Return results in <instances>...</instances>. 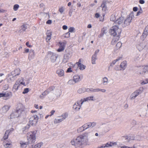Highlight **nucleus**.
<instances>
[{
  "label": "nucleus",
  "instance_id": "nucleus-1",
  "mask_svg": "<svg viewBox=\"0 0 148 148\" xmlns=\"http://www.w3.org/2000/svg\"><path fill=\"white\" fill-rule=\"evenodd\" d=\"M92 131L89 129L83 134L76 138H74L71 141V144L75 148H82L83 146L88 142V137L92 135Z\"/></svg>",
  "mask_w": 148,
  "mask_h": 148
},
{
  "label": "nucleus",
  "instance_id": "nucleus-2",
  "mask_svg": "<svg viewBox=\"0 0 148 148\" xmlns=\"http://www.w3.org/2000/svg\"><path fill=\"white\" fill-rule=\"evenodd\" d=\"M25 106L21 103L18 105L16 110L13 111L10 115L11 119H14L22 116L24 114Z\"/></svg>",
  "mask_w": 148,
  "mask_h": 148
},
{
  "label": "nucleus",
  "instance_id": "nucleus-3",
  "mask_svg": "<svg viewBox=\"0 0 148 148\" xmlns=\"http://www.w3.org/2000/svg\"><path fill=\"white\" fill-rule=\"evenodd\" d=\"M121 30L117 26L112 27L110 30V34L113 36H119L121 32Z\"/></svg>",
  "mask_w": 148,
  "mask_h": 148
},
{
  "label": "nucleus",
  "instance_id": "nucleus-4",
  "mask_svg": "<svg viewBox=\"0 0 148 148\" xmlns=\"http://www.w3.org/2000/svg\"><path fill=\"white\" fill-rule=\"evenodd\" d=\"M22 85L25 86V83L24 82L23 78L19 79L16 81L13 86L12 90L14 92H16Z\"/></svg>",
  "mask_w": 148,
  "mask_h": 148
},
{
  "label": "nucleus",
  "instance_id": "nucleus-5",
  "mask_svg": "<svg viewBox=\"0 0 148 148\" xmlns=\"http://www.w3.org/2000/svg\"><path fill=\"white\" fill-rule=\"evenodd\" d=\"M27 137L28 143L30 144L36 141V133L34 132H29L27 134Z\"/></svg>",
  "mask_w": 148,
  "mask_h": 148
},
{
  "label": "nucleus",
  "instance_id": "nucleus-6",
  "mask_svg": "<svg viewBox=\"0 0 148 148\" xmlns=\"http://www.w3.org/2000/svg\"><path fill=\"white\" fill-rule=\"evenodd\" d=\"M12 96V93L11 92H2L0 93V98L3 97L4 99H7Z\"/></svg>",
  "mask_w": 148,
  "mask_h": 148
},
{
  "label": "nucleus",
  "instance_id": "nucleus-7",
  "mask_svg": "<svg viewBox=\"0 0 148 148\" xmlns=\"http://www.w3.org/2000/svg\"><path fill=\"white\" fill-rule=\"evenodd\" d=\"M38 119V117L37 115H34L31 116L29 119V124L30 125H33L36 124Z\"/></svg>",
  "mask_w": 148,
  "mask_h": 148
},
{
  "label": "nucleus",
  "instance_id": "nucleus-8",
  "mask_svg": "<svg viewBox=\"0 0 148 148\" xmlns=\"http://www.w3.org/2000/svg\"><path fill=\"white\" fill-rule=\"evenodd\" d=\"M142 92V90L139 88L132 93L130 96V99L132 100L135 99L136 97L140 94Z\"/></svg>",
  "mask_w": 148,
  "mask_h": 148
},
{
  "label": "nucleus",
  "instance_id": "nucleus-9",
  "mask_svg": "<svg viewBox=\"0 0 148 148\" xmlns=\"http://www.w3.org/2000/svg\"><path fill=\"white\" fill-rule=\"evenodd\" d=\"M83 102L84 101L82 99L80 101H77L73 105V109L76 111L79 110Z\"/></svg>",
  "mask_w": 148,
  "mask_h": 148
},
{
  "label": "nucleus",
  "instance_id": "nucleus-10",
  "mask_svg": "<svg viewBox=\"0 0 148 148\" xmlns=\"http://www.w3.org/2000/svg\"><path fill=\"white\" fill-rule=\"evenodd\" d=\"M137 48L140 51L143 50L146 51L148 49V46L142 43L138 44L137 45Z\"/></svg>",
  "mask_w": 148,
  "mask_h": 148
},
{
  "label": "nucleus",
  "instance_id": "nucleus-11",
  "mask_svg": "<svg viewBox=\"0 0 148 148\" xmlns=\"http://www.w3.org/2000/svg\"><path fill=\"white\" fill-rule=\"evenodd\" d=\"M132 19V17L131 16H128L124 21L123 23L122 24V26L123 27H125L129 25L131 22V21Z\"/></svg>",
  "mask_w": 148,
  "mask_h": 148
},
{
  "label": "nucleus",
  "instance_id": "nucleus-12",
  "mask_svg": "<svg viewBox=\"0 0 148 148\" xmlns=\"http://www.w3.org/2000/svg\"><path fill=\"white\" fill-rule=\"evenodd\" d=\"M148 35V25L147 26L144 28L142 35L141 36V39L143 40H144Z\"/></svg>",
  "mask_w": 148,
  "mask_h": 148
},
{
  "label": "nucleus",
  "instance_id": "nucleus-13",
  "mask_svg": "<svg viewBox=\"0 0 148 148\" xmlns=\"http://www.w3.org/2000/svg\"><path fill=\"white\" fill-rule=\"evenodd\" d=\"M15 79V77L11 73H10L7 75L6 80L8 83H12L13 82Z\"/></svg>",
  "mask_w": 148,
  "mask_h": 148
},
{
  "label": "nucleus",
  "instance_id": "nucleus-14",
  "mask_svg": "<svg viewBox=\"0 0 148 148\" xmlns=\"http://www.w3.org/2000/svg\"><path fill=\"white\" fill-rule=\"evenodd\" d=\"M48 56L51 57V62H54L56 61L57 56L56 54L51 52H49Z\"/></svg>",
  "mask_w": 148,
  "mask_h": 148
},
{
  "label": "nucleus",
  "instance_id": "nucleus-15",
  "mask_svg": "<svg viewBox=\"0 0 148 148\" xmlns=\"http://www.w3.org/2000/svg\"><path fill=\"white\" fill-rule=\"evenodd\" d=\"M117 145L116 142H108L106 144H103L100 147L101 148H105V147H110L116 145Z\"/></svg>",
  "mask_w": 148,
  "mask_h": 148
},
{
  "label": "nucleus",
  "instance_id": "nucleus-16",
  "mask_svg": "<svg viewBox=\"0 0 148 148\" xmlns=\"http://www.w3.org/2000/svg\"><path fill=\"white\" fill-rule=\"evenodd\" d=\"M4 147L6 148L10 147L12 146L11 142L10 140L3 141Z\"/></svg>",
  "mask_w": 148,
  "mask_h": 148
},
{
  "label": "nucleus",
  "instance_id": "nucleus-17",
  "mask_svg": "<svg viewBox=\"0 0 148 148\" xmlns=\"http://www.w3.org/2000/svg\"><path fill=\"white\" fill-rule=\"evenodd\" d=\"M83 76L82 75H75L73 77V80L76 83L80 82Z\"/></svg>",
  "mask_w": 148,
  "mask_h": 148
},
{
  "label": "nucleus",
  "instance_id": "nucleus-18",
  "mask_svg": "<svg viewBox=\"0 0 148 148\" xmlns=\"http://www.w3.org/2000/svg\"><path fill=\"white\" fill-rule=\"evenodd\" d=\"M71 57V55L70 52H67L64 55L63 61L64 62H66Z\"/></svg>",
  "mask_w": 148,
  "mask_h": 148
},
{
  "label": "nucleus",
  "instance_id": "nucleus-19",
  "mask_svg": "<svg viewBox=\"0 0 148 148\" xmlns=\"http://www.w3.org/2000/svg\"><path fill=\"white\" fill-rule=\"evenodd\" d=\"M20 72V69L19 68H17L12 71L10 73L15 77L16 76L19 75Z\"/></svg>",
  "mask_w": 148,
  "mask_h": 148
},
{
  "label": "nucleus",
  "instance_id": "nucleus-20",
  "mask_svg": "<svg viewBox=\"0 0 148 148\" xmlns=\"http://www.w3.org/2000/svg\"><path fill=\"white\" fill-rule=\"evenodd\" d=\"M56 73L60 77L64 76V73L63 70L62 69H59L56 71Z\"/></svg>",
  "mask_w": 148,
  "mask_h": 148
},
{
  "label": "nucleus",
  "instance_id": "nucleus-21",
  "mask_svg": "<svg viewBox=\"0 0 148 148\" xmlns=\"http://www.w3.org/2000/svg\"><path fill=\"white\" fill-rule=\"evenodd\" d=\"M46 40L47 41H49L51 39L52 35L51 32L50 30H48L46 33Z\"/></svg>",
  "mask_w": 148,
  "mask_h": 148
},
{
  "label": "nucleus",
  "instance_id": "nucleus-22",
  "mask_svg": "<svg viewBox=\"0 0 148 148\" xmlns=\"http://www.w3.org/2000/svg\"><path fill=\"white\" fill-rule=\"evenodd\" d=\"M27 26L26 25H23L20 27L18 32L20 34L23 33L25 31V30L27 28Z\"/></svg>",
  "mask_w": 148,
  "mask_h": 148
},
{
  "label": "nucleus",
  "instance_id": "nucleus-23",
  "mask_svg": "<svg viewBox=\"0 0 148 148\" xmlns=\"http://www.w3.org/2000/svg\"><path fill=\"white\" fill-rule=\"evenodd\" d=\"M123 21L124 18L123 17H121L119 18L118 17L115 21V23L119 25L121 24L122 25V24L123 23Z\"/></svg>",
  "mask_w": 148,
  "mask_h": 148
},
{
  "label": "nucleus",
  "instance_id": "nucleus-24",
  "mask_svg": "<svg viewBox=\"0 0 148 148\" xmlns=\"http://www.w3.org/2000/svg\"><path fill=\"white\" fill-rule=\"evenodd\" d=\"M9 107L8 105L4 106L1 109V111L3 113H6L8 110Z\"/></svg>",
  "mask_w": 148,
  "mask_h": 148
},
{
  "label": "nucleus",
  "instance_id": "nucleus-25",
  "mask_svg": "<svg viewBox=\"0 0 148 148\" xmlns=\"http://www.w3.org/2000/svg\"><path fill=\"white\" fill-rule=\"evenodd\" d=\"M127 64V63L125 61H123L120 64V66L121 70H124L126 68Z\"/></svg>",
  "mask_w": 148,
  "mask_h": 148
},
{
  "label": "nucleus",
  "instance_id": "nucleus-26",
  "mask_svg": "<svg viewBox=\"0 0 148 148\" xmlns=\"http://www.w3.org/2000/svg\"><path fill=\"white\" fill-rule=\"evenodd\" d=\"M102 82L104 85H106L109 83L108 79L107 77H105L102 78Z\"/></svg>",
  "mask_w": 148,
  "mask_h": 148
},
{
  "label": "nucleus",
  "instance_id": "nucleus-27",
  "mask_svg": "<svg viewBox=\"0 0 148 148\" xmlns=\"http://www.w3.org/2000/svg\"><path fill=\"white\" fill-rule=\"evenodd\" d=\"M35 56V54L34 50L31 49L30 51L29 54V58L30 60L34 59Z\"/></svg>",
  "mask_w": 148,
  "mask_h": 148
},
{
  "label": "nucleus",
  "instance_id": "nucleus-28",
  "mask_svg": "<svg viewBox=\"0 0 148 148\" xmlns=\"http://www.w3.org/2000/svg\"><path fill=\"white\" fill-rule=\"evenodd\" d=\"M29 143H28V141L27 142H26L21 141L20 142L21 147L23 148H25Z\"/></svg>",
  "mask_w": 148,
  "mask_h": 148
},
{
  "label": "nucleus",
  "instance_id": "nucleus-29",
  "mask_svg": "<svg viewBox=\"0 0 148 148\" xmlns=\"http://www.w3.org/2000/svg\"><path fill=\"white\" fill-rule=\"evenodd\" d=\"M76 64H77L78 67L80 70H83L85 69L86 66L82 64L81 63L78 62H77Z\"/></svg>",
  "mask_w": 148,
  "mask_h": 148
},
{
  "label": "nucleus",
  "instance_id": "nucleus-30",
  "mask_svg": "<svg viewBox=\"0 0 148 148\" xmlns=\"http://www.w3.org/2000/svg\"><path fill=\"white\" fill-rule=\"evenodd\" d=\"M9 134L6 131L3 136V138L2 139V141H3L6 140L7 139H8Z\"/></svg>",
  "mask_w": 148,
  "mask_h": 148
},
{
  "label": "nucleus",
  "instance_id": "nucleus-31",
  "mask_svg": "<svg viewBox=\"0 0 148 148\" xmlns=\"http://www.w3.org/2000/svg\"><path fill=\"white\" fill-rule=\"evenodd\" d=\"M101 7L102 8V10L106 12H108V10L107 9L106 6L104 3H102L101 5Z\"/></svg>",
  "mask_w": 148,
  "mask_h": 148
},
{
  "label": "nucleus",
  "instance_id": "nucleus-32",
  "mask_svg": "<svg viewBox=\"0 0 148 148\" xmlns=\"http://www.w3.org/2000/svg\"><path fill=\"white\" fill-rule=\"evenodd\" d=\"M117 15L116 14H113L111 15L110 18V20L111 21H116V19L118 17Z\"/></svg>",
  "mask_w": 148,
  "mask_h": 148
},
{
  "label": "nucleus",
  "instance_id": "nucleus-33",
  "mask_svg": "<svg viewBox=\"0 0 148 148\" xmlns=\"http://www.w3.org/2000/svg\"><path fill=\"white\" fill-rule=\"evenodd\" d=\"M30 125L28 123L25 127L23 128V133H25V132H26L28 130L30 127Z\"/></svg>",
  "mask_w": 148,
  "mask_h": 148
},
{
  "label": "nucleus",
  "instance_id": "nucleus-34",
  "mask_svg": "<svg viewBox=\"0 0 148 148\" xmlns=\"http://www.w3.org/2000/svg\"><path fill=\"white\" fill-rule=\"evenodd\" d=\"M97 59V56L93 55L92 57V64H95V61Z\"/></svg>",
  "mask_w": 148,
  "mask_h": 148
},
{
  "label": "nucleus",
  "instance_id": "nucleus-35",
  "mask_svg": "<svg viewBox=\"0 0 148 148\" xmlns=\"http://www.w3.org/2000/svg\"><path fill=\"white\" fill-rule=\"evenodd\" d=\"M126 139H127V141H130L131 140H134V137L133 136H129L126 137Z\"/></svg>",
  "mask_w": 148,
  "mask_h": 148
},
{
  "label": "nucleus",
  "instance_id": "nucleus-36",
  "mask_svg": "<svg viewBox=\"0 0 148 148\" xmlns=\"http://www.w3.org/2000/svg\"><path fill=\"white\" fill-rule=\"evenodd\" d=\"M43 143L42 142H40L36 145L34 146L33 148H40L43 145Z\"/></svg>",
  "mask_w": 148,
  "mask_h": 148
},
{
  "label": "nucleus",
  "instance_id": "nucleus-37",
  "mask_svg": "<svg viewBox=\"0 0 148 148\" xmlns=\"http://www.w3.org/2000/svg\"><path fill=\"white\" fill-rule=\"evenodd\" d=\"M68 114L67 113H65L63 114L61 116V117L62 118H61L62 120L63 121L68 116Z\"/></svg>",
  "mask_w": 148,
  "mask_h": 148
},
{
  "label": "nucleus",
  "instance_id": "nucleus-38",
  "mask_svg": "<svg viewBox=\"0 0 148 148\" xmlns=\"http://www.w3.org/2000/svg\"><path fill=\"white\" fill-rule=\"evenodd\" d=\"M97 90V88L96 89H93L92 88H87V89H86V91L87 92H97L96 91V90Z\"/></svg>",
  "mask_w": 148,
  "mask_h": 148
},
{
  "label": "nucleus",
  "instance_id": "nucleus-39",
  "mask_svg": "<svg viewBox=\"0 0 148 148\" xmlns=\"http://www.w3.org/2000/svg\"><path fill=\"white\" fill-rule=\"evenodd\" d=\"M90 128H92L95 127L96 125V123L94 122L88 123Z\"/></svg>",
  "mask_w": 148,
  "mask_h": 148
},
{
  "label": "nucleus",
  "instance_id": "nucleus-40",
  "mask_svg": "<svg viewBox=\"0 0 148 148\" xmlns=\"http://www.w3.org/2000/svg\"><path fill=\"white\" fill-rule=\"evenodd\" d=\"M66 43V42H60V47L61 48H64V49L65 47V45Z\"/></svg>",
  "mask_w": 148,
  "mask_h": 148
},
{
  "label": "nucleus",
  "instance_id": "nucleus-41",
  "mask_svg": "<svg viewBox=\"0 0 148 148\" xmlns=\"http://www.w3.org/2000/svg\"><path fill=\"white\" fill-rule=\"evenodd\" d=\"M83 101H84V102L87 101H91V96L86 98H84L82 99Z\"/></svg>",
  "mask_w": 148,
  "mask_h": 148
},
{
  "label": "nucleus",
  "instance_id": "nucleus-42",
  "mask_svg": "<svg viewBox=\"0 0 148 148\" xmlns=\"http://www.w3.org/2000/svg\"><path fill=\"white\" fill-rule=\"evenodd\" d=\"M75 83H76L73 80V79H70L68 82V84L70 85L74 84Z\"/></svg>",
  "mask_w": 148,
  "mask_h": 148
},
{
  "label": "nucleus",
  "instance_id": "nucleus-43",
  "mask_svg": "<svg viewBox=\"0 0 148 148\" xmlns=\"http://www.w3.org/2000/svg\"><path fill=\"white\" fill-rule=\"evenodd\" d=\"M86 91V89L85 88H82L79 89L77 91L79 93H83Z\"/></svg>",
  "mask_w": 148,
  "mask_h": 148
},
{
  "label": "nucleus",
  "instance_id": "nucleus-44",
  "mask_svg": "<svg viewBox=\"0 0 148 148\" xmlns=\"http://www.w3.org/2000/svg\"><path fill=\"white\" fill-rule=\"evenodd\" d=\"M82 126L85 130L90 128L88 123L85 124Z\"/></svg>",
  "mask_w": 148,
  "mask_h": 148
},
{
  "label": "nucleus",
  "instance_id": "nucleus-45",
  "mask_svg": "<svg viewBox=\"0 0 148 148\" xmlns=\"http://www.w3.org/2000/svg\"><path fill=\"white\" fill-rule=\"evenodd\" d=\"M96 91L97 92L101 91L102 92H106V90L104 88L100 89L99 88H97V90H96Z\"/></svg>",
  "mask_w": 148,
  "mask_h": 148
},
{
  "label": "nucleus",
  "instance_id": "nucleus-46",
  "mask_svg": "<svg viewBox=\"0 0 148 148\" xmlns=\"http://www.w3.org/2000/svg\"><path fill=\"white\" fill-rule=\"evenodd\" d=\"M63 121L61 119H55L54 121V123L55 124H57L58 123L61 122Z\"/></svg>",
  "mask_w": 148,
  "mask_h": 148
},
{
  "label": "nucleus",
  "instance_id": "nucleus-47",
  "mask_svg": "<svg viewBox=\"0 0 148 148\" xmlns=\"http://www.w3.org/2000/svg\"><path fill=\"white\" fill-rule=\"evenodd\" d=\"M122 46V43L120 42H118L116 45V48L118 49L120 48Z\"/></svg>",
  "mask_w": 148,
  "mask_h": 148
},
{
  "label": "nucleus",
  "instance_id": "nucleus-48",
  "mask_svg": "<svg viewBox=\"0 0 148 148\" xmlns=\"http://www.w3.org/2000/svg\"><path fill=\"white\" fill-rule=\"evenodd\" d=\"M85 130L83 126H82L79 127L77 130V131L78 132H81Z\"/></svg>",
  "mask_w": 148,
  "mask_h": 148
},
{
  "label": "nucleus",
  "instance_id": "nucleus-49",
  "mask_svg": "<svg viewBox=\"0 0 148 148\" xmlns=\"http://www.w3.org/2000/svg\"><path fill=\"white\" fill-rule=\"evenodd\" d=\"M55 94L56 95L58 96H60L61 94V92L60 90H56L55 92Z\"/></svg>",
  "mask_w": 148,
  "mask_h": 148
},
{
  "label": "nucleus",
  "instance_id": "nucleus-50",
  "mask_svg": "<svg viewBox=\"0 0 148 148\" xmlns=\"http://www.w3.org/2000/svg\"><path fill=\"white\" fill-rule=\"evenodd\" d=\"M134 58L135 60H138L140 59V55L138 54H136Z\"/></svg>",
  "mask_w": 148,
  "mask_h": 148
},
{
  "label": "nucleus",
  "instance_id": "nucleus-51",
  "mask_svg": "<svg viewBox=\"0 0 148 148\" xmlns=\"http://www.w3.org/2000/svg\"><path fill=\"white\" fill-rule=\"evenodd\" d=\"M19 7V6L18 4H16L14 6L13 9L15 11H16Z\"/></svg>",
  "mask_w": 148,
  "mask_h": 148
},
{
  "label": "nucleus",
  "instance_id": "nucleus-52",
  "mask_svg": "<svg viewBox=\"0 0 148 148\" xmlns=\"http://www.w3.org/2000/svg\"><path fill=\"white\" fill-rule=\"evenodd\" d=\"M55 88V87L54 86H52L49 88L47 90H48V92H49L53 90Z\"/></svg>",
  "mask_w": 148,
  "mask_h": 148
},
{
  "label": "nucleus",
  "instance_id": "nucleus-53",
  "mask_svg": "<svg viewBox=\"0 0 148 148\" xmlns=\"http://www.w3.org/2000/svg\"><path fill=\"white\" fill-rule=\"evenodd\" d=\"M121 59V58H119L116 59L114 60L112 62V63L111 64V65H112V64L113 65H114L116 62L118 61L119 60H120Z\"/></svg>",
  "mask_w": 148,
  "mask_h": 148
},
{
  "label": "nucleus",
  "instance_id": "nucleus-54",
  "mask_svg": "<svg viewBox=\"0 0 148 148\" xmlns=\"http://www.w3.org/2000/svg\"><path fill=\"white\" fill-rule=\"evenodd\" d=\"M64 10V9L63 7H62L59 8V10L61 14H62Z\"/></svg>",
  "mask_w": 148,
  "mask_h": 148
},
{
  "label": "nucleus",
  "instance_id": "nucleus-55",
  "mask_svg": "<svg viewBox=\"0 0 148 148\" xmlns=\"http://www.w3.org/2000/svg\"><path fill=\"white\" fill-rule=\"evenodd\" d=\"M70 36V33L69 32L65 33L64 35V37L66 38H69Z\"/></svg>",
  "mask_w": 148,
  "mask_h": 148
},
{
  "label": "nucleus",
  "instance_id": "nucleus-56",
  "mask_svg": "<svg viewBox=\"0 0 148 148\" xmlns=\"http://www.w3.org/2000/svg\"><path fill=\"white\" fill-rule=\"evenodd\" d=\"M29 89L28 88H25L24 89L23 93L24 94L27 93L29 92Z\"/></svg>",
  "mask_w": 148,
  "mask_h": 148
},
{
  "label": "nucleus",
  "instance_id": "nucleus-57",
  "mask_svg": "<svg viewBox=\"0 0 148 148\" xmlns=\"http://www.w3.org/2000/svg\"><path fill=\"white\" fill-rule=\"evenodd\" d=\"M49 92H48V90H46V91H45V92H44L43 93H42V95H43L44 96H45L46 95L48 94Z\"/></svg>",
  "mask_w": 148,
  "mask_h": 148
},
{
  "label": "nucleus",
  "instance_id": "nucleus-58",
  "mask_svg": "<svg viewBox=\"0 0 148 148\" xmlns=\"http://www.w3.org/2000/svg\"><path fill=\"white\" fill-rule=\"evenodd\" d=\"M74 28L73 27H70L69 29V32H73L74 30Z\"/></svg>",
  "mask_w": 148,
  "mask_h": 148
},
{
  "label": "nucleus",
  "instance_id": "nucleus-59",
  "mask_svg": "<svg viewBox=\"0 0 148 148\" xmlns=\"http://www.w3.org/2000/svg\"><path fill=\"white\" fill-rule=\"evenodd\" d=\"M72 71L71 67H69L66 71V72L67 73H71Z\"/></svg>",
  "mask_w": 148,
  "mask_h": 148
},
{
  "label": "nucleus",
  "instance_id": "nucleus-60",
  "mask_svg": "<svg viewBox=\"0 0 148 148\" xmlns=\"http://www.w3.org/2000/svg\"><path fill=\"white\" fill-rule=\"evenodd\" d=\"M14 130V129L13 128H11L10 129H9L8 130H6V131L9 133Z\"/></svg>",
  "mask_w": 148,
  "mask_h": 148
},
{
  "label": "nucleus",
  "instance_id": "nucleus-61",
  "mask_svg": "<svg viewBox=\"0 0 148 148\" xmlns=\"http://www.w3.org/2000/svg\"><path fill=\"white\" fill-rule=\"evenodd\" d=\"M64 48L59 47V48L57 50L58 51L60 52L64 50Z\"/></svg>",
  "mask_w": 148,
  "mask_h": 148
},
{
  "label": "nucleus",
  "instance_id": "nucleus-62",
  "mask_svg": "<svg viewBox=\"0 0 148 148\" xmlns=\"http://www.w3.org/2000/svg\"><path fill=\"white\" fill-rule=\"evenodd\" d=\"M55 112V111L54 110H52L50 112L51 114L49 115L50 116H51L52 115H53L54 113Z\"/></svg>",
  "mask_w": 148,
  "mask_h": 148
},
{
  "label": "nucleus",
  "instance_id": "nucleus-63",
  "mask_svg": "<svg viewBox=\"0 0 148 148\" xmlns=\"http://www.w3.org/2000/svg\"><path fill=\"white\" fill-rule=\"evenodd\" d=\"M114 69L116 70L117 71H120L121 70V69L120 67L119 68L118 66H116L114 68Z\"/></svg>",
  "mask_w": 148,
  "mask_h": 148
},
{
  "label": "nucleus",
  "instance_id": "nucleus-64",
  "mask_svg": "<svg viewBox=\"0 0 148 148\" xmlns=\"http://www.w3.org/2000/svg\"><path fill=\"white\" fill-rule=\"evenodd\" d=\"M95 17L98 18L100 16V14L98 13H96L95 14Z\"/></svg>",
  "mask_w": 148,
  "mask_h": 148
}]
</instances>
